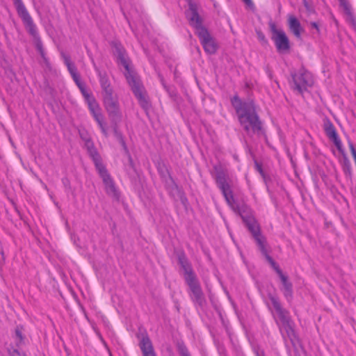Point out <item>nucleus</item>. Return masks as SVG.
Segmentation results:
<instances>
[{
    "mask_svg": "<svg viewBox=\"0 0 356 356\" xmlns=\"http://www.w3.org/2000/svg\"><path fill=\"white\" fill-rule=\"evenodd\" d=\"M254 241L257 243L259 250L264 255V257L266 258V261L269 263L271 267L278 275V276L280 277L281 275H282L283 272L280 268L279 265L274 261V259L268 254V252L266 249L267 242L266 237L264 236H261V237L256 238Z\"/></svg>",
    "mask_w": 356,
    "mask_h": 356,
    "instance_id": "obj_12",
    "label": "nucleus"
},
{
    "mask_svg": "<svg viewBox=\"0 0 356 356\" xmlns=\"http://www.w3.org/2000/svg\"><path fill=\"white\" fill-rule=\"evenodd\" d=\"M111 45L114 49L113 54L117 57L118 62L123 65L126 70L124 76L140 106L147 111L150 108L151 104L146 97V92L140 80L135 76L134 72L129 68V60L127 58L124 48L120 42L117 41H112Z\"/></svg>",
    "mask_w": 356,
    "mask_h": 356,
    "instance_id": "obj_3",
    "label": "nucleus"
},
{
    "mask_svg": "<svg viewBox=\"0 0 356 356\" xmlns=\"http://www.w3.org/2000/svg\"><path fill=\"white\" fill-rule=\"evenodd\" d=\"M22 22L26 31L32 37L37 51L39 52L44 62L47 63L48 62V58L46 56L42 42L38 31L37 26L34 23L33 18L31 17Z\"/></svg>",
    "mask_w": 356,
    "mask_h": 356,
    "instance_id": "obj_10",
    "label": "nucleus"
},
{
    "mask_svg": "<svg viewBox=\"0 0 356 356\" xmlns=\"http://www.w3.org/2000/svg\"><path fill=\"white\" fill-rule=\"evenodd\" d=\"M119 143L121 144L122 147H123L124 150L125 151V152L128 153V148L127 147V145H126V143H125V140L123 138H122L121 140H118Z\"/></svg>",
    "mask_w": 356,
    "mask_h": 356,
    "instance_id": "obj_33",
    "label": "nucleus"
},
{
    "mask_svg": "<svg viewBox=\"0 0 356 356\" xmlns=\"http://www.w3.org/2000/svg\"><path fill=\"white\" fill-rule=\"evenodd\" d=\"M62 181H63V184H64V186L66 188H70V181L67 178L63 179Z\"/></svg>",
    "mask_w": 356,
    "mask_h": 356,
    "instance_id": "obj_37",
    "label": "nucleus"
},
{
    "mask_svg": "<svg viewBox=\"0 0 356 356\" xmlns=\"http://www.w3.org/2000/svg\"><path fill=\"white\" fill-rule=\"evenodd\" d=\"M78 88L81 90V92H83L86 90L85 84L82 82L77 85Z\"/></svg>",
    "mask_w": 356,
    "mask_h": 356,
    "instance_id": "obj_39",
    "label": "nucleus"
},
{
    "mask_svg": "<svg viewBox=\"0 0 356 356\" xmlns=\"http://www.w3.org/2000/svg\"><path fill=\"white\" fill-rule=\"evenodd\" d=\"M188 9L185 11V15L190 26L195 29V34L205 52L210 55L216 54L218 48V44L208 29L203 26V19L198 13L197 4L193 0H188Z\"/></svg>",
    "mask_w": 356,
    "mask_h": 356,
    "instance_id": "obj_4",
    "label": "nucleus"
},
{
    "mask_svg": "<svg viewBox=\"0 0 356 356\" xmlns=\"http://www.w3.org/2000/svg\"><path fill=\"white\" fill-rule=\"evenodd\" d=\"M185 282L188 286L189 296L193 302L202 308L207 301L198 278L195 277Z\"/></svg>",
    "mask_w": 356,
    "mask_h": 356,
    "instance_id": "obj_8",
    "label": "nucleus"
},
{
    "mask_svg": "<svg viewBox=\"0 0 356 356\" xmlns=\"http://www.w3.org/2000/svg\"><path fill=\"white\" fill-rule=\"evenodd\" d=\"M13 2L16 8L17 13L22 22L32 17L27 10L22 0H13Z\"/></svg>",
    "mask_w": 356,
    "mask_h": 356,
    "instance_id": "obj_19",
    "label": "nucleus"
},
{
    "mask_svg": "<svg viewBox=\"0 0 356 356\" xmlns=\"http://www.w3.org/2000/svg\"><path fill=\"white\" fill-rule=\"evenodd\" d=\"M247 6H253V2L252 0H242Z\"/></svg>",
    "mask_w": 356,
    "mask_h": 356,
    "instance_id": "obj_41",
    "label": "nucleus"
},
{
    "mask_svg": "<svg viewBox=\"0 0 356 356\" xmlns=\"http://www.w3.org/2000/svg\"><path fill=\"white\" fill-rule=\"evenodd\" d=\"M269 26L272 32L271 39L273 40L277 51L280 53H285L290 49V42L284 31L277 29L275 23L270 22Z\"/></svg>",
    "mask_w": 356,
    "mask_h": 356,
    "instance_id": "obj_9",
    "label": "nucleus"
},
{
    "mask_svg": "<svg viewBox=\"0 0 356 356\" xmlns=\"http://www.w3.org/2000/svg\"><path fill=\"white\" fill-rule=\"evenodd\" d=\"M61 56L64 60V63L67 66V70L71 76H76V74H78L77 68L74 63L72 62L70 56L69 55L65 54L64 52L61 53Z\"/></svg>",
    "mask_w": 356,
    "mask_h": 356,
    "instance_id": "obj_22",
    "label": "nucleus"
},
{
    "mask_svg": "<svg viewBox=\"0 0 356 356\" xmlns=\"http://www.w3.org/2000/svg\"><path fill=\"white\" fill-rule=\"evenodd\" d=\"M339 5L342 8L344 14L346 15L347 20L353 25L356 24V19L352 12V8L348 0H338Z\"/></svg>",
    "mask_w": 356,
    "mask_h": 356,
    "instance_id": "obj_21",
    "label": "nucleus"
},
{
    "mask_svg": "<svg viewBox=\"0 0 356 356\" xmlns=\"http://www.w3.org/2000/svg\"><path fill=\"white\" fill-rule=\"evenodd\" d=\"M15 342H16V346L17 348H19L23 343H24V336L22 333V331L20 329L17 327L15 329Z\"/></svg>",
    "mask_w": 356,
    "mask_h": 356,
    "instance_id": "obj_28",
    "label": "nucleus"
},
{
    "mask_svg": "<svg viewBox=\"0 0 356 356\" xmlns=\"http://www.w3.org/2000/svg\"><path fill=\"white\" fill-rule=\"evenodd\" d=\"M170 179H171L172 182L173 184H175V181H174V179H173L170 176Z\"/></svg>",
    "mask_w": 356,
    "mask_h": 356,
    "instance_id": "obj_44",
    "label": "nucleus"
},
{
    "mask_svg": "<svg viewBox=\"0 0 356 356\" xmlns=\"http://www.w3.org/2000/svg\"><path fill=\"white\" fill-rule=\"evenodd\" d=\"M310 26H311L312 28H314V29H316L317 32L319 33L320 30H319L318 24L317 22H312L310 23Z\"/></svg>",
    "mask_w": 356,
    "mask_h": 356,
    "instance_id": "obj_35",
    "label": "nucleus"
},
{
    "mask_svg": "<svg viewBox=\"0 0 356 356\" xmlns=\"http://www.w3.org/2000/svg\"><path fill=\"white\" fill-rule=\"evenodd\" d=\"M280 279L282 282L280 290L288 302H291L293 299V284L289 280V277L284 273L281 275Z\"/></svg>",
    "mask_w": 356,
    "mask_h": 356,
    "instance_id": "obj_15",
    "label": "nucleus"
},
{
    "mask_svg": "<svg viewBox=\"0 0 356 356\" xmlns=\"http://www.w3.org/2000/svg\"><path fill=\"white\" fill-rule=\"evenodd\" d=\"M324 131L326 136L333 142L339 152L340 153H343L341 141L337 134L334 124L330 120H327V122L324 123Z\"/></svg>",
    "mask_w": 356,
    "mask_h": 356,
    "instance_id": "obj_14",
    "label": "nucleus"
},
{
    "mask_svg": "<svg viewBox=\"0 0 356 356\" xmlns=\"http://www.w3.org/2000/svg\"><path fill=\"white\" fill-rule=\"evenodd\" d=\"M81 94L83 95V96L84 97L86 101L87 102H90V98H95L92 95L90 94L87 90H84L83 92H81Z\"/></svg>",
    "mask_w": 356,
    "mask_h": 356,
    "instance_id": "obj_31",
    "label": "nucleus"
},
{
    "mask_svg": "<svg viewBox=\"0 0 356 356\" xmlns=\"http://www.w3.org/2000/svg\"><path fill=\"white\" fill-rule=\"evenodd\" d=\"M8 351L10 356H26L24 352L19 351L18 348L13 346L10 347Z\"/></svg>",
    "mask_w": 356,
    "mask_h": 356,
    "instance_id": "obj_29",
    "label": "nucleus"
},
{
    "mask_svg": "<svg viewBox=\"0 0 356 356\" xmlns=\"http://www.w3.org/2000/svg\"><path fill=\"white\" fill-rule=\"evenodd\" d=\"M95 121L97 122L99 127L101 129L102 133L105 137L108 136V128L106 126V122L104 121V117L102 113H98L93 117Z\"/></svg>",
    "mask_w": 356,
    "mask_h": 356,
    "instance_id": "obj_23",
    "label": "nucleus"
},
{
    "mask_svg": "<svg viewBox=\"0 0 356 356\" xmlns=\"http://www.w3.org/2000/svg\"><path fill=\"white\" fill-rule=\"evenodd\" d=\"M268 298L271 301V303L275 310L276 311L279 318L282 323V325L284 327L287 336L290 339L291 343H293L292 336L295 335V332L291 325V321L289 312L282 307L279 298L277 296L272 294H268Z\"/></svg>",
    "mask_w": 356,
    "mask_h": 356,
    "instance_id": "obj_6",
    "label": "nucleus"
},
{
    "mask_svg": "<svg viewBox=\"0 0 356 356\" xmlns=\"http://www.w3.org/2000/svg\"><path fill=\"white\" fill-rule=\"evenodd\" d=\"M256 33H257V38L259 40V42L263 45H266L268 44V40L266 38L265 35L262 33V31H257Z\"/></svg>",
    "mask_w": 356,
    "mask_h": 356,
    "instance_id": "obj_30",
    "label": "nucleus"
},
{
    "mask_svg": "<svg viewBox=\"0 0 356 356\" xmlns=\"http://www.w3.org/2000/svg\"><path fill=\"white\" fill-rule=\"evenodd\" d=\"M255 166H256V169L258 172H259V173L261 175H263L264 174V171H263V169H262V166L261 165H260L259 163H258L257 162H255Z\"/></svg>",
    "mask_w": 356,
    "mask_h": 356,
    "instance_id": "obj_36",
    "label": "nucleus"
},
{
    "mask_svg": "<svg viewBox=\"0 0 356 356\" xmlns=\"http://www.w3.org/2000/svg\"><path fill=\"white\" fill-rule=\"evenodd\" d=\"M176 347L180 356H191L188 348L184 341H178L176 344Z\"/></svg>",
    "mask_w": 356,
    "mask_h": 356,
    "instance_id": "obj_26",
    "label": "nucleus"
},
{
    "mask_svg": "<svg viewBox=\"0 0 356 356\" xmlns=\"http://www.w3.org/2000/svg\"><path fill=\"white\" fill-rule=\"evenodd\" d=\"M85 147L87 149L88 153L91 157L97 172L105 168L106 167L102 163L101 156L95 148L94 143H91Z\"/></svg>",
    "mask_w": 356,
    "mask_h": 356,
    "instance_id": "obj_18",
    "label": "nucleus"
},
{
    "mask_svg": "<svg viewBox=\"0 0 356 356\" xmlns=\"http://www.w3.org/2000/svg\"><path fill=\"white\" fill-rule=\"evenodd\" d=\"M73 80L74 81V82L76 83V86L81 83H82V81H81V79H80V75L79 74H76V76H72Z\"/></svg>",
    "mask_w": 356,
    "mask_h": 356,
    "instance_id": "obj_34",
    "label": "nucleus"
},
{
    "mask_svg": "<svg viewBox=\"0 0 356 356\" xmlns=\"http://www.w3.org/2000/svg\"><path fill=\"white\" fill-rule=\"evenodd\" d=\"M178 264L184 270V278L185 282L197 277L193 266L183 250L177 253Z\"/></svg>",
    "mask_w": 356,
    "mask_h": 356,
    "instance_id": "obj_11",
    "label": "nucleus"
},
{
    "mask_svg": "<svg viewBox=\"0 0 356 356\" xmlns=\"http://www.w3.org/2000/svg\"><path fill=\"white\" fill-rule=\"evenodd\" d=\"M78 88L81 90V92H83L86 90L85 84L82 82L77 85Z\"/></svg>",
    "mask_w": 356,
    "mask_h": 356,
    "instance_id": "obj_40",
    "label": "nucleus"
},
{
    "mask_svg": "<svg viewBox=\"0 0 356 356\" xmlns=\"http://www.w3.org/2000/svg\"><path fill=\"white\" fill-rule=\"evenodd\" d=\"M129 162H130V164H131V165H132V163H133L132 159H131V156H130V155H129Z\"/></svg>",
    "mask_w": 356,
    "mask_h": 356,
    "instance_id": "obj_43",
    "label": "nucleus"
},
{
    "mask_svg": "<svg viewBox=\"0 0 356 356\" xmlns=\"http://www.w3.org/2000/svg\"><path fill=\"white\" fill-rule=\"evenodd\" d=\"M94 70L98 76L102 89L103 104L107 113L114 114L120 108L118 97L115 93L108 73L94 64Z\"/></svg>",
    "mask_w": 356,
    "mask_h": 356,
    "instance_id": "obj_5",
    "label": "nucleus"
},
{
    "mask_svg": "<svg viewBox=\"0 0 356 356\" xmlns=\"http://www.w3.org/2000/svg\"><path fill=\"white\" fill-rule=\"evenodd\" d=\"M213 170L215 171L213 177L217 186L220 190L227 204L242 218L254 240L263 236L260 226L253 216L250 207L245 203H239L235 200L230 184L231 179L227 170L223 169L221 165H215Z\"/></svg>",
    "mask_w": 356,
    "mask_h": 356,
    "instance_id": "obj_1",
    "label": "nucleus"
},
{
    "mask_svg": "<svg viewBox=\"0 0 356 356\" xmlns=\"http://www.w3.org/2000/svg\"><path fill=\"white\" fill-rule=\"evenodd\" d=\"M114 114H111V113H107L108 115L111 120L114 136L118 140L123 138L122 134L118 129V124L121 122L122 115L120 111V108H118L117 111H115Z\"/></svg>",
    "mask_w": 356,
    "mask_h": 356,
    "instance_id": "obj_17",
    "label": "nucleus"
},
{
    "mask_svg": "<svg viewBox=\"0 0 356 356\" xmlns=\"http://www.w3.org/2000/svg\"><path fill=\"white\" fill-rule=\"evenodd\" d=\"M78 88L81 90V92H83L86 90L85 84L82 82L77 85Z\"/></svg>",
    "mask_w": 356,
    "mask_h": 356,
    "instance_id": "obj_38",
    "label": "nucleus"
},
{
    "mask_svg": "<svg viewBox=\"0 0 356 356\" xmlns=\"http://www.w3.org/2000/svg\"><path fill=\"white\" fill-rule=\"evenodd\" d=\"M291 76L293 83L292 88L299 94H302L307 90L309 87H312L314 84V79L312 74L304 68H301L297 72H292Z\"/></svg>",
    "mask_w": 356,
    "mask_h": 356,
    "instance_id": "obj_7",
    "label": "nucleus"
},
{
    "mask_svg": "<svg viewBox=\"0 0 356 356\" xmlns=\"http://www.w3.org/2000/svg\"><path fill=\"white\" fill-rule=\"evenodd\" d=\"M87 104L93 117L95 116V115L102 113L101 108L95 98H90V101L87 102Z\"/></svg>",
    "mask_w": 356,
    "mask_h": 356,
    "instance_id": "obj_25",
    "label": "nucleus"
},
{
    "mask_svg": "<svg viewBox=\"0 0 356 356\" xmlns=\"http://www.w3.org/2000/svg\"><path fill=\"white\" fill-rule=\"evenodd\" d=\"M119 143L121 144L122 147H123L124 150L125 151V152L128 153V148L127 147V145H126V143H125V140L123 138H122L121 140H118Z\"/></svg>",
    "mask_w": 356,
    "mask_h": 356,
    "instance_id": "obj_32",
    "label": "nucleus"
},
{
    "mask_svg": "<svg viewBox=\"0 0 356 356\" xmlns=\"http://www.w3.org/2000/svg\"><path fill=\"white\" fill-rule=\"evenodd\" d=\"M343 155V163H342V168L343 171L346 177L351 179L352 177V167L350 161L347 157L344 149H343V153H341Z\"/></svg>",
    "mask_w": 356,
    "mask_h": 356,
    "instance_id": "obj_24",
    "label": "nucleus"
},
{
    "mask_svg": "<svg viewBox=\"0 0 356 356\" xmlns=\"http://www.w3.org/2000/svg\"><path fill=\"white\" fill-rule=\"evenodd\" d=\"M79 134L80 138L85 142V146L91 143H93L90 134L85 129H79Z\"/></svg>",
    "mask_w": 356,
    "mask_h": 356,
    "instance_id": "obj_27",
    "label": "nucleus"
},
{
    "mask_svg": "<svg viewBox=\"0 0 356 356\" xmlns=\"http://www.w3.org/2000/svg\"><path fill=\"white\" fill-rule=\"evenodd\" d=\"M143 356H156L152 341L147 334L142 335L138 344Z\"/></svg>",
    "mask_w": 356,
    "mask_h": 356,
    "instance_id": "obj_16",
    "label": "nucleus"
},
{
    "mask_svg": "<svg viewBox=\"0 0 356 356\" xmlns=\"http://www.w3.org/2000/svg\"><path fill=\"white\" fill-rule=\"evenodd\" d=\"M288 21L290 31L297 38H300L301 31H302L300 22L293 15L289 16Z\"/></svg>",
    "mask_w": 356,
    "mask_h": 356,
    "instance_id": "obj_20",
    "label": "nucleus"
},
{
    "mask_svg": "<svg viewBox=\"0 0 356 356\" xmlns=\"http://www.w3.org/2000/svg\"><path fill=\"white\" fill-rule=\"evenodd\" d=\"M159 76L160 81H161V83H162L163 86L165 88H167V86H166V85H165V81H164L163 77L162 76H161L160 74H159Z\"/></svg>",
    "mask_w": 356,
    "mask_h": 356,
    "instance_id": "obj_42",
    "label": "nucleus"
},
{
    "mask_svg": "<svg viewBox=\"0 0 356 356\" xmlns=\"http://www.w3.org/2000/svg\"><path fill=\"white\" fill-rule=\"evenodd\" d=\"M98 173L100 177L102 179L103 183L105 186L106 193L108 195L113 196V197L118 198V191L115 186V183L113 179L111 178L106 168H105L98 171Z\"/></svg>",
    "mask_w": 356,
    "mask_h": 356,
    "instance_id": "obj_13",
    "label": "nucleus"
},
{
    "mask_svg": "<svg viewBox=\"0 0 356 356\" xmlns=\"http://www.w3.org/2000/svg\"><path fill=\"white\" fill-rule=\"evenodd\" d=\"M231 104L234 107L238 122L246 134L250 137L254 135L266 136L262 122L256 110V105L252 99L243 101L238 95L233 96Z\"/></svg>",
    "mask_w": 356,
    "mask_h": 356,
    "instance_id": "obj_2",
    "label": "nucleus"
}]
</instances>
